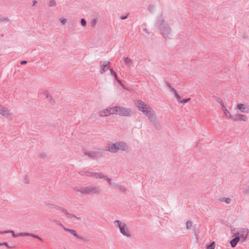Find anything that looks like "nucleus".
Listing matches in <instances>:
<instances>
[{
    "instance_id": "obj_1",
    "label": "nucleus",
    "mask_w": 249,
    "mask_h": 249,
    "mask_svg": "<svg viewBox=\"0 0 249 249\" xmlns=\"http://www.w3.org/2000/svg\"><path fill=\"white\" fill-rule=\"evenodd\" d=\"M136 106L138 109L147 117L149 121L154 127L157 128L159 127L160 125L157 120L154 111L149 105L141 100H138Z\"/></svg>"
},
{
    "instance_id": "obj_2",
    "label": "nucleus",
    "mask_w": 249,
    "mask_h": 249,
    "mask_svg": "<svg viewBox=\"0 0 249 249\" xmlns=\"http://www.w3.org/2000/svg\"><path fill=\"white\" fill-rule=\"evenodd\" d=\"M155 27L157 29L162 31H168L170 30L168 24L164 20L162 15H160L157 18Z\"/></svg>"
},
{
    "instance_id": "obj_3",
    "label": "nucleus",
    "mask_w": 249,
    "mask_h": 249,
    "mask_svg": "<svg viewBox=\"0 0 249 249\" xmlns=\"http://www.w3.org/2000/svg\"><path fill=\"white\" fill-rule=\"evenodd\" d=\"M124 143L123 142H117L115 143L108 144L107 146V150L111 153H116L119 150L123 148Z\"/></svg>"
},
{
    "instance_id": "obj_4",
    "label": "nucleus",
    "mask_w": 249,
    "mask_h": 249,
    "mask_svg": "<svg viewBox=\"0 0 249 249\" xmlns=\"http://www.w3.org/2000/svg\"><path fill=\"white\" fill-rule=\"evenodd\" d=\"M0 115L2 118L10 120L11 119L13 116L11 110L6 107L0 104Z\"/></svg>"
},
{
    "instance_id": "obj_5",
    "label": "nucleus",
    "mask_w": 249,
    "mask_h": 249,
    "mask_svg": "<svg viewBox=\"0 0 249 249\" xmlns=\"http://www.w3.org/2000/svg\"><path fill=\"white\" fill-rule=\"evenodd\" d=\"M111 115L116 114L119 115H123L124 114V108L119 106H113L110 107Z\"/></svg>"
},
{
    "instance_id": "obj_6",
    "label": "nucleus",
    "mask_w": 249,
    "mask_h": 249,
    "mask_svg": "<svg viewBox=\"0 0 249 249\" xmlns=\"http://www.w3.org/2000/svg\"><path fill=\"white\" fill-rule=\"evenodd\" d=\"M249 230L248 229H243L238 233L239 234L238 237H239V239H241L243 241H244L248 236Z\"/></svg>"
},
{
    "instance_id": "obj_7",
    "label": "nucleus",
    "mask_w": 249,
    "mask_h": 249,
    "mask_svg": "<svg viewBox=\"0 0 249 249\" xmlns=\"http://www.w3.org/2000/svg\"><path fill=\"white\" fill-rule=\"evenodd\" d=\"M80 191L83 193H96L97 189L92 187H85L81 188Z\"/></svg>"
},
{
    "instance_id": "obj_8",
    "label": "nucleus",
    "mask_w": 249,
    "mask_h": 249,
    "mask_svg": "<svg viewBox=\"0 0 249 249\" xmlns=\"http://www.w3.org/2000/svg\"><path fill=\"white\" fill-rule=\"evenodd\" d=\"M99 115L101 117H107L111 115L110 107L108 108H104L99 112Z\"/></svg>"
},
{
    "instance_id": "obj_9",
    "label": "nucleus",
    "mask_w": 249,
    "mask_h": 249,
    "mask_svg": "<svg viewBox=\"0 0 249 249\" xmlns=\"http://www.w3.org/2000/svg\"><path fill=\"white\" fill-rule=\"evenodd\" d=\"M110 62L108 61L102 62L100 63L101 73H103L109 68Z\"/></svg>"
},
{
    "instance_id": "obj_10",
    "label": "nucleus",
    "mask_w": 249,
    "mask_h": 249,
    "mask_svg": "<svg viewBox=\"0 0 249 249\" xmlns=\"http://www.w3.org/2000/svg\"><path fill=\"white\" fill-rule=\"evenodd\" d=\"M15 236H17V238L22 237V236H31L34 238H36L38 239L39 240H41V239L37 235H35L28 232H19L17 233V235Z\"/></svg>"
},
{
    "instance_id": "obj_11",
    "label": "nucleus",
    "mask_w": 249,
    "mask_h": 249,
    "mask_svg": "<svg viewBox=\"0 0 249 249\" xmlns=\"http://www.w3.org/2000/svg\"><path fill=\"white\" fill-rule=\"evenodd\" d=\"M115 226L119 228L120 232L123 234H124V225L123 223L120 222L119 220H115L114 222Z\"/></svg>"
},
{
    "instance_id": "obj_12",
    "label": "nucleus",
    "mask_w": 249,
    "mask_h": 249,
    "mask_svg": "<svg viewBox=\"0 0 249 249\" xmlns=\"http://www.w3.org/2000/svg\"><path fill=\"white\" fill-rule=\"evenodd\" d=\"M237 108L240 110L242 112L249 113V106H246L243 104H238L237 105Z\"/></svg>"
},
{
    "instance_id": "obj_13",
    "label": "nucleus",
    "mask_w": 249,
    "mask_h": 249,
    "mask_svg": "<svg viewBox=\"0 0 249 249\" xmlns=\"http://www.w3.org/2000/svg\"><path fill=\"white\" fill-rule=\"evenodd\" d=\"M43 94L46 96V98L47 99L48 101L51 103V104H53L54 103V101L53 100V98L52 97L50 93L47 90H45L43 92Z\"/></svg>"
},
{
    "instance_id": "obj_14",
    "label": "nucleus",
    "mask_w": 249,
    "mask_h": 249,
    "mask_svg": "<svg viewBox=\"0 0 249 249\" xmlns=\"http://www.w3.org/2000/svg\"><path fill=\"white\" fill-rule=\"evenodd\" d=\"M94 177L96 178H104L105 180H106L108 182V183L109 184L110 183L111 179L109 178L104 176L101 173H95L94 175Z\"/></svg>"
},
{
    "instance_id": "obj_15",
    "label": "nucleus",
    "mask_w": 249,
    "mask_h": 249,
    "mask_svg": "<svg viewBox=\"0 0 249 249\" xmlns=\"http://www.w3.org/2000/svg\"><path fill=\"white\" fill-rule=\"evenodd\" d=\"M239 237L236 236L235 238L232 239L230 241V244L231 246V247L234 248L235 247L238 241H239Z\"/></svg>"
},
{
    "instance_id": "obj_16",
    "label": "nucleus",
    "mask_w": 249,
    "mask_h": 249,
    "mask_svg": "<svg viewBox=\"0 0 249 249\" xmlns=\"http://www.w3.org/2000/svg\"><path fill=\"white\" fill-rule=\"evenodd\" d=\"M125 66H127V67H129V68H131L132 67H134L133 62L131 60L128 59V58L125 57Z\"/></svg>"
},
{
    "instance_id": "obj_17",
    "label": "nucleus",
    "mask_w": 249,
    "mask_h": 249,
    "mask_svg": "<svg viewBox=\"0 0 249 249\" xmlns=\"http://www.w3.org/2000/svg\"><path fill=\"white\" fill-rule=\"evenodd\" d=\"M161 36L165 40H168L172 37L171 32H162Z\"/></svg>"
},
{
    "instance_id": "obj_18",
    "label": "nucleus",
    "mask_w": 249,
    "mask_h": 249,
    "mask_svg": "<svg viewBox=\"0 0 249 249\" xmlns=\"http://www.w3.org/2000/svg\"><path fill=\"white\" fill-rule=\"evenodd\" d=\"M222 109L224 112V114L225 115L227 118H229V117H231V114L230 112L227 109L226 107H225L224 105H223V107H222Z\"/></svg>"
},
{
    "instance_id": "obj_19",
    "label": "nucleus",
    "mask_w": 249,
    "mask_h": 249,
    "mask_svg": "<svg viewBox=\"0 0 249 249\" xmlns=\"http://www.w3.org/2000/svg\"><path fill=\"white\" fill-rule=\"evenodd\" d=\"M110 71L111 74L115 78L116 80L118 82V83H119L120 84H122L121 82L118 79L116 72L114 71L111 69H110Z\"/></svg>"
},
{
    "instance_id": "obj_20",
    "label": "nucleus",
    "mask_w": 249,
    "mask_h": 249,
    "mask_svg": "<svg viewBox=\"0 0 249 249\" xmlns=\"http://www.w3.org/2000/svg\"><path fill=\"white\" fill-rule=\"evenodd\" d=\"M9 19L7 17H3L2 16L0 15V22H8L9 21Z\"/></svg>"
},
{
    "instance_id": "obj_21",
    "label": "nucleus",
    "mask_w": 249,
    "mask_h": 249,
    "mask_svg": "<svg viewBox=\"0 0 249 249\" xmlns=\"http://www.w3.org/2000/svg\"><path fill=\"white\" fill-rule=\"evenodd\" d=\"M193 222L191 220H188L186 223V229L187 230H191L192 227Z\"/></svg>"
},
{
    "instance_id": "obj_22",
    "label": "nucleus",
    "mask_w": 249,
    "mask_h": 249,
    "mask_svg": "<svg viewBox=\"0 0 249 249\" xmlns=\"http://www.w3.org/2000/svg\"><path fill=\"white\" fill-rule=\"evenodd\" d=\"M132 113L133 111L131 109L125 108V116H130Z\"/></svg>"
},
{
    "instance_id": "obj_23",
    "label": "nucleus",
    "mask_w": 249,
    "mask_h": 249,
    "mask_svg": "<svg viewBox=\"0 0 249 249\" xmlns=\"http://www.w3.org/2000/svg\"><path fill=\"white\" fill-rule=\"evenodd\" d=\"M238 117H239V120H242L243 121H246L247 120V117L245 115L239 114Z\"/></svg>"
},
{
    "instance_id": "obj_24",
    "label": "nucleus",
    "mask_w": 249,
    "mask_h": 249,
    "mask_svg": "<svg viewBox=\"0 0 249 249\" xmlns=\"http://www.w3.org/2000/svg\"><path fill=\"white\" fill-rule=\"evenodd\" d=\"M220 200L221 201H222V202H226L227 204L230 203L231 202V198H225V197L222 198L220 199Z\"/></svg>"
},
{
    "instance_id": "obj_25",
    "label": "nucleus",
    "mask_w": 249,
    "mask_h": 249,
    "mask_svg": "<svg viewBox=\"0 0 249 249\" xmlns=\"http://www.w3.org/2000/svg\"><path fill=\"white\" fill-rule=\"evenodd\" d=\"M64 230L66 231H69L72 234H73V235H74L75 236H77V234H76V232L75 231V230H71V229H67V228H64Z\"/></svg>"
},
{
    "instance_id": "obj_26",
    "label": "nucleus",
    "mask_w": 249,
    "mask_h": 249,
    "mask_svg": "<svg viewBox=\"0 0 249 249\" xmlns=\"http://www.w3.org/2000/svg\"><path fill=\"white\" fill-rule=\"evenodd\" d=\"M148 10L151 13H152L155 10V6L153 4H149L148 6Z\"/></svg>"
},
{
    "instance_id": "obj_27",
    "label": "nucleus",
    "mask_w": 249,
    "mask_h": 249,
    "mask_svg": "<svg viewBox=\"0 0 249 249\" xmlns=\"http://www.w3.org/2000/svg\"><path fill=\"white\" fill-rule=\"evenodd\" d=\"M190 100H191L190 98H187L186 99H181V98L180 97V99H179L178 100L179 103L184 104V103H186L189 102Z\"/></svg>"
},
{
    "instance_id": "obj_28",
    "label": "nucleus",
    "mask_w": 249,
    "mask_h": 249,
    "mask_svg": "<svg viewBox=\"0 0 249 249\" xmlns=\"http://www.w3.org/2000/svg\"><path fill=\"white\" fill-rule=\"evenodd\" d=\"M56 5V3L55 0H50L48 6L49 7L54 6Z\"/></svg>"
},
{
    "instance_id": "obj_29",
    "label": "nucleus",
    "mask_w": 249,
    "mask_h": 249,
    "mask_svg": "<svg viewBox=\"0 0 249 249\" xmlns=\"http://www.w3.org/2000/svg\"><path fill=\"white\" fill-rule=\"evenodd\" d=\"M80 23L82 26L85 27L87 25V21L85 18H82L81 19Z\"/></svg>"
},
{
    "instance_id": "obj_30",
    "label": "nucleus",
    "mask_w": 249,
    "mask_h": 249,
    "mask_svg": "<svg viewBox=\"0 0 249 249\" xmlns=\"http://www.w3.org/2000/svg\"><path fill=\"white\" fill-rule=\"evenodd\" d=\"M238 116H239V114L235 115V116L231 115V117H229V119H231L233 121H238V120H239Z\"/></svg>"
},
{
    "instance_id": "obj_31",
    "label": "nucleus",
    "mask_w": 249,
    "mask_h": 249,
    "mask_svg": "<svg viewBox=\"0 0 249 249\" xmlns=\"http://www.w3.org/2000/svg\"><path fill=\"white\" fill-rule=\"evenodd\" d=\"M97 21H98V18H93L92 19V21H91V26L92 27H94L96 25V24L97 23Z\"/></svg>"
},
{
    "instance_id": "obj_32",
    "label": "nucleus",
    "mask_w": 249,
    "mask_h": 249,
    "mask_svg": "<svg viewBox=\"0 0 249 249\" xmlns=\"http://www.w3.org/2000/svg\"><path fill=\"white\" fill-rule=\"evenodd\" d=\"M215 248V245H214V242H213L212 243H211V244H210L209 245H208L207 247V249H214Z\"/></svg>"
},
{
    "instance_id": "obj_33",
    "label": "nucleus",
    "mask_w": 249,
    "mask_h": 249,
    "mask_svg": "<svg viewBox=\"0 0 249 249\" xmlns=\"http://www.w3.org/2000/svg\"><path fill=\"white\" fill-rule=\"evenodd\" d=\"M216 101L217 103H218L219 104H220L222 106V107H223V105H224L223 102L222 101V100L219 98L217 97L216 98Z\"/></svg>"
},
{
    "instance_id": "obj_34",
    "label": "nucleus",
    "mask_w": 249,
    "mask_h": 249,
    "mask_svg": "<svg viewBox=\"0 0 249 249\" xmlns=\"http://www.w3.org/2000/svg\"><path fill=\"white\" fill-rule=\"evenodd\" d=\"M5 233H10L12 234V236L14 238H17V236H15V235H17V233H15L14 231H5Z\"/></svg>"
},
{
    "instance_id": "obj_35",
    "label": "nucleus",
    "mask_w": 249,
    "mask_h": 249,
    "mask_svg": "<svg viewBox=\"0 0 249 249\" xmlns=\"http://www.w3.org/2000/svg\"><path fill=\"white\" fill-rule=\"evenodd\" d=\"M125 236H127V237L131 236V233H130V231L127 228H125Z\"/></svg>"
},
{
    "instance_id": "obj_36",
    "label": "nucleus",
    "mask_w": 249,
    "mask_h": 249,
    "mask_svg": "<svg viewBox=\"0 0 249 249\" xmlns=\"http://www.w3.org/2000/svg\"><path fill=\"white\" fill-rule=\"evenodd\" d=\"M59 19H60V22H61L62 24H63V25L65 24L67 21V18H61Z\"/></svg>"
},
{
    "instance_id": "obj_37",
    "label": "nucleus",
    "mask_w": 249,
    "mask_h": 249,
    "mask_svg": "<svg viewBox=\"0 0 249 249\" xmlns=\"http://www.w3.org/2000/svg\"><path fill=\"white\" fill-rule=\"evenodd\" d=\"M174 95H175V97L178 99V100H179V99H180V96L178 94V92L177 91H176V92H174Z\"/></svg>"
},
{
    "instance_id": "obj_38",
    "label": "nucleus",
    "mask_w": 249,
    "mask_h": 249,
    "mask_svg": "<svg viewBox=\"0 0 249 249\" xmlns=\"http://www.w3.org/2000/svg\"><path fill=\"white\" fill-rule=\"evenodd\" d=\"M66 214L68 215V217L69 218H72V217H74V216L72 214L68 213H66Z\"/></svg>"
},
{
    "instance_id": "obj_39",
    "label": "nucleus",
    "mask_w": 249,
    "mask_h": 249,
    "mask_svg": "<svg viewBox=\"0 0 249 249\" xmlns=\"http://www.w3.org/2000/svg\"><path fill=\"white\" fill-rule=\"evenodd\" d=\"M170 91L174 93V92H176V90L173 88H171Z\"/></svg>"
},
{
    "instance_id": "obj_40",
    "label": "nucleus",
    "mask_w": 249,
    "mask_h": 249,
    "mask_svg": "<svg viewBox=\"0 0 249 249\" xmlns=\"http://www.w3.org/2000/svg\"><path fill=\"white\" fill-rule=\"evenodd\" d=\"M3 245H5V246H7V244L6 243H0V246H3Z\"/></svg>"
},
{
    "instance_id": "obj_41",
    "label": "nucleus",
    "mask_w": 249,
    "mask_h": 249,
    "mask_svg": "<svg viewBox=\"0 0 249 249\" xmlns=\"http://www.w3.org/2000/svg\"><path fill=\"white\" fill-rule=\"evenodd\" d=\"M167 88H168L169 89H171V88H172V87H171V86L170 84H167Z\"/></svg>"
},
{
    "instance_id": "obj_42",
    "label": "nucleus",
    "mask_w": 249,
    "mask_h": 249,
    "mask_svg": "<svg viewBox=\"0 0 249 249\" xmlns=\"http://www.w3.org/2000/svg\"><path fill=\"white\" fill-rule=\"evenodd\" d=\"M245 192L248 193L249 192V187H248L247 189H245Z\"/></svg>"
},
{
    "instance_id": "obj_43",
    "label": "nucleus",
    "mask_w": 249,
    "mask_h": 249,
    "mask_svg": "<svg viewBox=\"0 0 249 249\" xmlns=\"http://www.w3.org/2000/svg\"><path fill=\"white\" fill-rule=\"evenodd\" d=\"M121 18L122 19H123V20H124V15H122V16H121Z\"/></svg>"
},
{
    "instance_id": "obj_44",
    "label": "nucleus",
    "mask_w": 249,
    "mask_h": 249,
    "mask_svg": "<svg viewBox=\"0 0 249 249\" xmlns=\"http://www.w3.org/2000/svg\"><path fill=\"white\" fill-rule=\"evenodd\" d=\"M36 3V1L35 0H34L33 1V6L35 5V4Z\"/></svg>"
},
{
    "instance_id": "obj_45",
    "label": "nucleus",
    "mask_w": 249,
    "mask_h": 249,
    "mask_svg": "<svg viewBox=\"0 0 249 249\" xmlns=\"http://www.w3.org/2000/svg\"><path fill=\"white\" fill-rule=\"evenodd\" d=\"M88 155H89V156L92 157L94 156V154L92 153H90Z\"/></svg>"
},
{
    "instance_id": "obj_46",
    "label": "nucleus",
    "mask_w": 249,
    "mask_h": 249,
    "mask_svg": "<svg viewBox=\"0 0 249 249\" xmlns=\"http://www.w3.org/2000/svg\"><path fill=\"white\" fill-rule=\"evenodd\" d=\"M21 64H25V63H26V61H22V62H21Z\"/></svg>"
},
{
    "instance_id": "obj_47",
    "label": "nucleus",
    "mask_w": 249,
    "mask_h": 249,
    "mask_svg": "<svg viewBox=\"0 0 249 249\" xmlns=\"http://www.w3.org/2000/svg\"><path fill=\"white\" fill-rule=\"evenodd\" d=\"M127 16H128L127 14L125 15V19H126L127 18Z\"/></svg>"
},
{
    "instance_id": "obj_48",
    "label": "nucleus",
    "mask_w": 249,
    "mask_h": 249,
    "mask_svg": "<svg viewBox=\"0 0 249 249\" xmlns=\"http://www.w3.org/2000/svg\"><path fill=\"white\" fill-rule=\"evenodd\" d=\"M143 30L144 31H147V30L146 29H144Z\"/></svg>"
},
{
    "instance_id": "obj_49",
    "label": "nucleus",
    "mask_w": 249,
    "mask_h": 249,
    "mask_svg": "<svg viewBox=\"0 0 249 249\" xmlns=\"http://www.w3.org/2000/svg\"><path fill=\"white\" fill-rule=\"evenodd\" d=\"M130 206H133L134 204H129Z\"/></svg>"
},
{
    "instance_id": "obj_50",
    "label": "nucleus",
    "mask_w": 249,
    "mask_h": 249,
    "mask_svg": "<svg viewBox=\"0 0 249 249\" xmlns=\"http://www.w3.org/2000/svg\"><path fill=\"white\" fill-rule=\"evenodd\" d=\"M242 37L243 38H245V36H243Z\"/></svg>"
}]
</instances>
